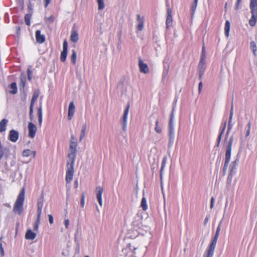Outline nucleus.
Here are the masks:
<instances>
[{"label": "nucleus", "mask_w": 257, "mask_h": 257, "mask_svg": "<svg viewBox=\"0 0 257 257\" xmlns=\"http://www.w3.org/2000/svg\"><path fill=\"white\" fill-rule=\"evenodd\" d=\"M25 199V189L23 188L15 203L13 211L20 215L23 211V203Z\"/></svg>", "instance_id": "nucleus-1"}, {"label": "nucleus", "mask_w": 257, "mask_h": 257, "mask_svg": "<svg viewBox=\"0 0 257 257\" xmlns=\"http://www.w3.org/2000/svg\"><path fill=\"white\" fill-rule=\"evenodd\" d=\"M233 140L234 137L233 136H231L230 137L228 142L227 143L225 155V163L223 167V172L226 171L228 167V163L230 161Z\"/></svg>", "instance_id": "nucleus-2"}, {"label": "nucleus", "mask_w": 257, "mask_h": 257, "mask_svg": "<svg viewBox=\"0 0 257 257\" xmlns=\"http://www.w3.org/2000/svg\"><path fill=\"white\" fill-rule=\"evenodd\" d=\"M249 8L251 14V17L249 21L250 26H255L257 20V0H250Z\"/></svg>", "instance_id": "nucleus-3"}, {"label": "nucleus", "mask_w": 257, "mask_h": 257, "mask_svg": "<svg viewBox=\"0 0 257 257\" xmlns=\"http://www.w3.org/2000/svg\"><path fill=\"white\" fill-rule=\"evenodd\" d=\"M174 107H173L172 113L170 115V118L168 126V136H169V147H171L174 142V124L173 119L174 117Z\"/></svg>", "instance_id": "nucleus-4"}, {"label": "nucleus", "mask_w": 257, "mask_h": 257, "mask_svg": "<svg viewBox=\"0 0 257 257\" xmlns=\"http://www.w3.org/2000/svg\"><path fill=\"white\" fill-rule=\"evenodd\" d=\"M74 161H67V170L65 177L66 184L70 183L72 181L74 173Z\"/></svg>", "instance_id": "nucleus-5"}, {"label": "nucleus", "mask_w": 257, "mask_h": 257, "mask_svg": "<svg viewBox=\"0 0 257 257\" xmlns=\"http://www.w3.org/2000/svg\"><path fill=\"white\" fill-rule=\"evenodd\" d=\"M77 145L76 142H72L71 143H70L69 153L68 154L67 157L68 160L67 161L75 162L77 151Z\"/></svg>", "instance_id": "nucleus-6"}, {"label": "nucleus", "mask_w": 257, "mask_h": 257, "mask_svg": "<svg viewBox=\"0 0 257 257\" xmlns=\"http://www.w3.org/2000/svg\"><path fill=\"white\" fill-rule=\"evenodd\" d=\"M130 108V105L127 104L124 111L123 112L122 118H121V121L122 123V130L123 131H126V128L127 126V116L128 113V110Z\"/></svg>", "instance_id": "nucleus-7"}, {"label": "nucleus", "mask_w": 257, "mask_h": 257, "mask_svg": "<svg viewBox=\"0 0 257 257\" xmlns=\"http://www.w3.org/2000/svg\"><path fill=\"white\" fill-rule=\"evenodd\" d=\"M206 68L205 59L200 58V60L198 65V72L199 79H201L203 75Z\"/></svg>", "instance_id": "nucleus-8"}, {"label": "nucleus", "mask_w": 257, "mask_h": 257, "mask_svg": "<svg viewBox=\"0 0 257 257\" xmlns=\"http://www.w3.org/2000/svg\"><path fill=\"white\" fill-rule=\"evenodd\" d=\"M139 67L140 71L141 73L147 74L149 72V68L148 65L145 63L141 58H139Z\"/></svg>", "instance_id": "nucleus-9"}, {"label": "nucleus", "mask_w": 257, "mask_h": 257, "mask_svg": "<svg viewBox=\"0 0 257 257\" xmlns=\"http://www.w3.org/2000/svg\"><path fill=\"white\" fill-rule=\"evenodd\" d=\"M28 127L29 130V137L31 138H34L37 130L36 126L32 122H30L28 123Z\"/></svg>", "instance_id": "nucleus-10"}, {"label": "nucleus", "mask_w": 257, "mask_h": 257, "mask_svg": "<svg viewBox=\"0 0 257 257\" xmlns=\"http://www.w3.org/2000/svg\"><path fill=\"white\" fill-rule=\"evenodd\" d=\"M103 191V189L102 187L100 186H98L96 188V198L99 203V204L101 206H102V194Z\"/></svg>", "instance_id": "nucleus-11"}, {"label": "nucleus", "mask_w": 257, "mask_h": 257, "mask_svg": "<svg viewBox=\"0 0 257 257\" xmlns=\"http://www.w3.org/2000/svg\"><path fill=\"white\" fill-rule=\"evenodd\" d=\"M75 110V106L73 101L70 102L68 108V119L71 120L73 117Z\"/></svg>", "instance_id": "nucleus-12"}, {"label": "nucleus", "mask_w": 257, "mask_h": 257, "mask_svg": "<svg viewBox=\"0 0 257 257\" xmlns=\"http://www.w3.org/2000/svg\"><path fill=\"white\" fill-rule=\"evenodd\" d=\"M19 136L18 131L12 130L9 133V140L12 142H16L19 138Z\"/></svg>", "instance_id": "nucleus-13"}, {"label": "nucleus", "mask_w": 257, "mask_h": 257, "mask_svg": "<svg viewBox=\"0 0 257 257\" xmlns=\"http://www.w3.org/2000/svg\"><path fill=\"white\" fill-rule=\"evenodd\" d=\"M238 161L236 159L233 162H232L230 164V173L228 176V179H230V181H231L232 176L233 174L234 173L235 170H236V166L237 165Z\"/></svg>", "instance_id": "nucleus-14"}, {"label": "nucleus", "mask_w": 257, "mask_h": 257, "mask_svg": "<svg viewBox=\"0 0 257 257\" xmlns=\"http://www.w3.org/2000/svg\"><path fill=\"white\" fill-rule=\"evenodd\" d=\"M172 11L170 9H168L167 10V17L166 19V27L167 29L172 26Z\"/></svg>", "instance_id": "nucleus-15"}, {"label": "nucleus", "mask_w": 257, "mask_h": 257, "mask_svg": "<svg viewBox=\"0 0 257 257\" xmlns=\"http://www.w3.org/2000/svg\"><path fill=\"white\" fill-rule=\"evenodd\" d=\"M43 206V200L39 199L37 202V218H41V215Z\"/></svg>", "instance_id": "nucleus-16"}, {"label": "nucleus", "mask_w": 257, "mask_h": 257, "mask_svg": "<svg viewBox=\"0 0 257 257\" xmlns=\"http://www.w3.org/2000/svg\"><path fill=\"white\" fill-rule=\"evenodd\" d=\"M137 21H138V26L137 29L139 31H141L143 30L144 25V18H141V16L138 14L137 15Z\"/></svg>", "instance_id": "nucleus-17"}, {"label": "nucleus", "mask_w": 257, "mask_h": 257, "mask_svg": "<svg viewBox=\"0 0 257 257\" xmlns=\"http://www.w3.org/2000/svg\"><path fill=\"white\" fill-rule=\"evenodd\" d=\"M36 233L33 232L31 229H28L25 234V238L26 239L33 240L36 237Z\"/></svg>", "instance_id": "nucleus-18"}, {"label": "nucleus", "mask_w": 257, "mask_h": 257, "mask_svg": "<svg viewBox=\"0 0 257 257\" xmlns=\"http://www.w3.org/2000/svg\"><path fill=\"white\" fill-rule=\"evenodd\" d=\"M36 41L39 44H42L45 41V36L42 33H36Z\"/></svg>", "instance_id": "nucleus-19"}, {"label": "nucleus", "mask_w": 257, "mask_h": 257, "mask_svg": "<svg viewBox=\"0 0 257 257\" xmlns=\"http://www.w3.org/2000/svg\"><path fill=\"white\" fill-rule=\"evenodd\" d=\"M167 158L166 156H164L162 162L161 167L160 169V179H161V183H162V178H163V173L164 169L165 167L166 162H167Z\"/></svg>", "instance_id": "nucleus-20"}, {"label": "nucleus", "mask_w": 257, "mask_h": 257, "mask_svg": "<svg viewBox=\"0 0 257 257\" xmlns=\"http://www.w3.org/2000/svg\"><path fill=\"white\" fill-rule=\"evenodd\" d=\"M218 237H214L207 249L214 251Z\"/></svg>", "instance_id": "nucleus-21"}, {"label": "nucleus", "mask_w": 257, "mask_h": 257, "mask_svg": "<svg viewBox=\"0 0 257 257\" xmlns=\"http://www.w3.org/2000/svg\"><path fill=\"white\" fill-rule=\"evenodd\" d=\"M8 120L4 118L0 121V132H5Z\"/></svg>", "instance_id": "nucleus-22"}, {"label": "nucleus", "mask_w": 257, "mask_h": 257, "mask_svg": "<svg viewBox=\"0 0 257 257\" xmlns=\"http://www.w3.org/2000/svg\"><path fill=\"white\" fill-rule=\"evenodd\" d=\"M39 91L38 90L35 91V92L33 93V95L31 101L30 106H34L35 102H36V101L37 100V98L39 97Z\"/></svg>", "instance_id": "nucleus-23"}, {"label": "nucleus", "mask_w": 257, "mask_h": 257, "mask_svg": "<svg viewBox=\"0 0 257 257\" xmlns=\"http://www.w3.org/2000/svg\"><path fill=\"white\" fill-rule=\"evenodd\" d=\"M250 48L251 50L252 51L254 56H256V52L257 51V47H256V43L255 41H251L250 42Z\"/></svg>", "instance_id": "nucleus-24"}, {"label": "nucleus", "mask_w": 257, "mask_h": 257, "mask_svg": "<svg viewBox=\"0 0 257 257\" xmlns=\"http://www.w3.org/2000/svg\"><path fill=\"white\" fill-rule=\"evenodd\" d=\"M10 87L12 90L10 91V93L12 94H15L17 92V87L16 82H13L11 84Z\"/></svg>", "instance_id": "nucleus-25"}, {"label": "nucleus", "mask_w": 257, "mask_h": 257, "mask_svg": "<svg viewBox=\"0 0 257 257\" xmlns=\"http://www.w3.org/2000/svg\"><path fill=\"white\" fill-rule=\"evenodd\" d=\"M40 223V218H37V219L35 221L34 226H33V229L35 231H36V232L38 231V228H39Z\"/></svg>", "instance_id": "nucleus-26"}, {"label": "nucleus", "mask_w": 257, "mask_h": 257, "mask_svg": "<svg viewBox=\"0 0 257 257\" xmlns=\"http://www.w3.org/2000/svg\"><path fill=\"white\" fill-rule=\"evenodd\" d=\"M79 39L77 33H72L70 36V40L72 42L76 43Z\"/></svg>", "instance_id": "nucleus-27"}, {"label": "nucleus", "mask_w": 257, "mask_h": 257, "mask_svg": "<svg viewBox=\"0 0 257 257\" xmlns=\"http://www.w3.org/2000/svg\"><path fill=\"white\" fill-rule=\"evenodd\" d=\"M250 135V130H247L245 133L244 139L243 140L242 137L240 138V145L241 146H243L244 144V142L247 140V137Z\"/></svg>", "instance_id": "nucleus-28"}, {"label": "nucleus", "mask_w": 257, "mask_h": 257, "mask_svg": "<svg viewBox=\"0 0 257 257\" xmlns=\"http://www.w3.org/2000/svg\"><path fill=\"white\" fill-rule=\"evenodd\" d=\"M67 50H63L61 52V56H60V60L62 62H65L67 55Z\"/></svg>", "instance_id": "nucleus-29"}, {"label": "nucleus", "mask_w": 257, "mask_h": 257, "mask_svg": "<svg viewBox=\"0 0 257 257\" xmlns=\"http://www.w3.org/2000/svg\"><path fill=\"white\" fill-rule=\"evenodd\" d=\"M76 57H77V54L76 52L74 50H72V54L71 56V59L72 62L73 64H75L76 62Z\"/></svg>", "instance_id": "nucleus-30"}, {"label": "nucleus", "mask_w": 257, "mask_h": 257, "mask_svg": "<svg viewBox=\"0 0 257 257\" xmlns=\"http://www.w3.org/2000/svg\"><path fill=\"white\" fill-rule=\"evenodd\" d=\"M141 206L142 207L144 210H146L148 208L147 204V201L145 197H143L141 201Z\"/></svg>", "instance_id": "nucleus-31"}, {"label": "nucleus", "mask_w": 257, "mask_h": 257, "mask_svg": "<svg viewBox=\"0 0 257 257\" xmlns=\"http://www.w3.org/2000/svg\"><path fill=\"white\" fill-rule=\"evenodd\" d=\"M197 3L198 0H194L191 9L192 15H193L195 12L197 6Z\"/></svg>", "instance_id": "nucleus-32"}, {"label": "nucleus", "mask_w": 257, "mask_h": 257, "mask_svg": "<svg viewBox=\"0 0 257 257\" xmlns=\"http://www.w3.org/2000/svg\"><path fill=\"white\" fill-rule=\"evenodd\" d=\"M155 131L156 133L160 134L161 133V127L159 126V122L158 120L156 121V126L155 127Z\"/></svg>", "instance_id": "nucleus-33"}, {"label": "nucleus", "mask_w": 257, "mask_h": 257, "mask_svg": "<svg viewBox=\"0 0 257 257\" xmlns=\"http://www.w3.org/2000/svg\"><path fill=\"white\" fill-rule=\"evenodd\" d=\"M213 253L214 251L206 249V253L204 254L203 257H212Z\"/></svg>", "instance_id": "nucleus-34"}, {"label": "nucleus", "mask_w": 257, "mask_h": 257, "mask_svg": "<svg viewBox=\"0 0 257 257\" xmlns=\"http://www.w3.org/2000/svg\"><path fill=\"white\" fill-rule=\"evenodd\" d=\"M26 85V78L24 75L21 76V86L24 89Z\"/></svg>", "instance_id": "nucleus-35"}, {"label": "nucleus", "mask_w": 257, "mask_h": 257, "mask_svg": "<svg viewBox=\"0 0 257 257\" xmlns=\"http://www.w3.org/2000/svg\"><path fill=\"white\" fill-rule=\"evenodd\" d=\"M31 15L26 14L25 16V22L27 25L30 26V25Z\"/></svg>", "instance_id": "nucleus-36"}, {"label": "nucleus", "mask_w": 257, "mask_h": 257, "mask_svg": "<svg viewBox=\"0 0 257 257\" xmlns=\"http://www.w3.org/2000/svg\"><path fill=\"white\" fill-rule=\"evenodd\" d=\"M98 5V9L99 10H101L104 8V4L103 3V0H97Z\"/></svg>", "instance_id": "nucleus-37"}, {"label": "nucleus", "mask_w": 257, "mask_h": 257, "mask_svg": "<svg viewBox=\"0 0 257 257\" xmlns=\"http://www.w3.org/2000/svg\"><path fill=\"white\" fill-rule=\"evenodd\" d=\"M86 129V125H84L81 130V136L80 137V141H81L85 135V131Z\"/></svg>", "instance_id": "nucleus-38"}, {"label": "nucleus", "mask_w": 257, "mask_h": 257, "mask_svg": "<svg viewBox=\"0 0 257 257\" xmlns=\"http://www.w3.org/2000/svg\"><path fill=\"white\" fill-rule=\"evenodd\" d=\"M230 23L228 21H226L225 24L224 32H229Z\"/></svg>", "instance_id": "nucleus-39"}, {"label": "nucleus", "mask_w": 257, "mask_h": 257, "mask_svg": "<svg viewBox=\"0 0 257 257\" xmlns=\"http://www.w3.org/2000/svg\"><path fill=\"white\" fill-rule=\"evenodd\" d=\"M232 117H233V102H232L231 106V108H230V110L229 117V120H228L229 122H231Z\"/></svg>", "instance_id": "nucleus-40"}, {"label": "nucleus", "mask_w": 257, "mask_h": 257, "mask_svg": "<svg viewBox=\"0 0 257 257\" xmlns=\"http://www.w3.org/2000/svg\"><path fill=\"white\" fill-rule=\"evenodd\" d=\"M31 151L29 149L24 150L23 152V156L26 157H29L31 155Z\"/></svg>", "instance_id": "nucleus-41"}, {"label": "nucleus", "mask_w": 257, "mask_h": 257, "mask_svg": "<svg viewBox=\"0 0 257 257\" xmlns=\"http://www.w3.org/2000/svg\"><path fill=\"white\" fill-rule=\"evenodd\" d=\"M38 118L42 117V108L41 105L38 108Z\"/></svg>", "instance_id": "nucleus-42"}, {"label": "nucleus", "mask_w": 257, "mask_h": 257, "mask_svg": "<svg viewBox=\"0 0 257 257\" xmlns=\"http://www.w3.org/2000/svg\"><path fill=\"white\" fill-rule=\"evenodd\" d=\"M33 106H30V112H29V115H30V118L31 120H32L34 117L33 115Z\"/></svg>", "instance_id": "nucleus-43"}, {"label": "nucleus", "mask_w": 257, "mask_h": 257, "mask_svg": "<svg viewBox=\"0 0 257 257\" xmlns=\"http://www.w3.org/2000/svg\"><path fill=\"white\" fill-rule=\"evenodd\" d=\"M84 200H85V195L84 193L82 194L81 199V206L82 207H83L84 206Z\"/></svg>", "instance_id": "nucleus-44"}, {"label": "nucleus", "mask_w": 257, "mask_h": 257, "mask_svg": "<svg viewBox=\"0 0 257 257\" xmlns=\"http://www.w3.org/2000/svg\"><path fill=\"white\" fill-rule=\"evenodd\" d=\"M220 224H219V225L218 226L217 229H216V233H215V237H218V236H219V232H220Z\"/></svg>", "instance_id": "nucleus-45"}, {"label": "nucleus", "mask_w": 257, "mask_h": 257, "mask_svg": "<svg viewBox=\"0 0 257 257\" xmlns=\"http://www.w3.org/2000/svg\"><path fill=\"white\" fill-rule=\"evenodd\" d=\"M63 50L68 51V44L66 40H65L63 44Z\"/></svg>", "instance_id": "nucleus-46"}, {"label": "nucleus", "mask_w": 257, "mask_h": 257, "mask_svg": "<svg viewBox=\"0 0 257 257\" xmlns=\"http://www.w3.org/2000/svg\"><path fill=\"white\" fill-rule=\"evenodd\" d=\"M201 58H203V59L206 58L205 47L204 46H203L202 49V54H201Z\"/></svg>", "instance_id": "nucleus-47"}, {"label": "nucleus", "mask_w": 257, "mask_h": 257, "mask_svg": "<svg viewBox=\"0 0 257 257\" xmlns=\"http://www.w3.org/2000/svg\"><path fill=\"white\" fill-rule=\"evenodd\" d=\"M69 223H70V221L68 219H65L64 224L65 225L66 228H68V226L69 225Z\"/></svg>", "instance_id": "nucleus-48"}, {"label": "nucleus", "mask_w": 257, "mask_h": 257, "mask_svg": "<svg viewBox=\"0 0 257 257\" xmlns=\"http://www.w3.org/2000/svg\"><path fill=\"white\" fill-rule=\"evenodd\" d=\"M0 254L1 256H4L5 254L4 250L2 243H0Z\"/></svg>", "instance_id": "nucleus-49"}, {"label": "nucleus", "mask_w": 257, "mask_h": 257, "mask_svg": "<svg viewBox=\"0 0 257 257\" xmlns=\"http://www.w3.org/2000/svg\"><path fill=\"white\" fill-rule=\"evenodd\" d=\"M222 135L221 134H220L218 137V138H217V146L218 147L219 146V144H220V141H221V137H222Z\"/></svg>", "instance_id": "nucleus-50"}, {"label": "nucleus", "mask_w": 257, "mask_h": 257, "mask_svg": "<svg viewBox=\"0 0 257 257\" xmlns=\"http://www.w3.org/2000/svg\"><path fill=\"white\" fill-rule=\"evenodd\" d=\"M48 218H49V221L50 224L53 223V217L52 215L49 214L48 215Z\"/></svg>", "instance_id": "nucleus-51"}, {"label": "nucleus", "mask_w": 257, "mask_h": 257, "mask_svg": "<svg viewBox=\"0 0 257 257\" xmlns=\"http://www.w3.org/2000/svg\"><path fill=\"white\" fill-rule=\"evenodd\" d=\"M72 142H76V139L73 135H71V136L70 143H71Z\"/></svg>", "instance_id": "nucleus-52"}, {"label": "nucleus", "mask_w": 257, "mask_h": 257, "mask_svg": "<svg viewBox=\"0 0 257 257\" xmlns=\"http://www.w3.org/2000/svg\"><path fill=\"white\" fill-rule=\"evenodd\" d=\"M202 87H203V84L201 82H200L198 85V91H199V93L201 92V91L202 90Z\"/></svg>", "instance_id": "nucleus-53"}, {"label": "nucleus", "mask_w": 257, "mask_h": 257, "mask_svg": "<svg viewBox=\"0 0 257 257\" xmlns=\"http://www.w3.org/2000/svg\"><path fill=\"white\" fill-rule=\"evenodd\" d=\"M241 2V0H237V2L236 3V4L235 5V9L238 10L239 9V5Z\"/></svg>", "instance_id": "nucleus-54"}, {"label": "nucleus", "mask_w": 257, "mask_h": 257, "mask_svg": "<svg viewBox=\"0 0 257 257\" xmlns=\"http://www.w3.org/2000/svg\"><path fill=\"white\" fill-rule=\"evenodd\" d=\"M51 0H43L45 7H47L50 4Z\"/></svg>", "instance_id": "nucleus-55"}, {"label": "nucleus", "mask_w": 257, "mask_h": 257, "mask_svg": "<svg viewBox=\"0 0 257 257\" xmlns=\"http://www.w3.org/2000/svg\"><path fill=\"white\" fill-rule=\"evenodd\" d=\"M226 122H224V124H223V126L221 129V131L220 132V134H221L222 135H223V133H224V131L225 129V127H226Z\"/></svg>", "instance_id": "nucleus-56"}, {"label": "nucleus", "mask_w": 257, "mask_h": 257, "mask_svg": "<svg viewBox=\"0 0 257 257\" xmlns=\"http://www.w3.org/2000/svg\"><path fill=\"white\" fill-rule=\"evenodd\" d=\"M139 246H137V247H136V246H134V247H133V252L134 254H137V252H136V250H137L138 249H139Z\"/></svg>", "instance_id": "nucleus-57"}, {"label": "nucleus", "mask_w": 257, "mask_h": 257, "mask_svg": "<svg viewBox=\"0 0 257 257\" xmlns=\"http://www.w3.org/2000/svg\"><path fill=\"white\" fill-rule=\"evenodd\" d=\"M146 247H145V248H144L143 249H141V251H140V254H144L146 252Z\"/></svg>", "instance_id": "nucleus-58"}, {"label": "nucleus", "mask_w": 257, "mask_h": 257, "mask_svg": "<svg viewBox=\"0 0 257 257\" xmlns=\"http://www.w3.org/2000/svg\"><path fill=\"white\" fill-rule=\"evenodd\" d=\"M42 122V117L38 118V124L40 126H41Z\"/></svg>", "instance_id": "nucleus-59"}, {"label": "nucleus", "mask_w": 257, "mask_h": 257, "mask_svg": "<svg viewBox=\"0 0 257 257\" xmlns=\"http://www.w3.org/2000/svg\"><path fill=\"white\" fill-rule=\"evenodd\" d=\"M208 220H209V217L208 216H206L204 222V224L205 225H206V224L208 223Z\"/></svg>", "instance_id": "nucleus-60"}, {"label": "nucleus", "mask_w": 257, "mask_h": 257, "mask_svg": "<svg viewBox=\"0 0 257 257\" xmlns=\"http://www.w3.org/2000/svg\"><path fill=\"white\" fill-rule=\"evenodd\" d=\"M232 128V124H231V122H228V127H227V129H228V131H230L231 129Z\"/></svg>", "instance_id": "nucleus-61"}, {"label": "nucleus", "mask_w": 257, "mask_h": 257, "mask_svg": "<svg viewBox=\"0 0 257 257\" xmlns=\"http://www.w3.org/2000/svg\"><path fill=\"white\" fill-rule=\"evenodd\" d=\"M247 126L248 127L247 130H250V128H251V122L250 121L248 122V123H247Z\"/></svg>", "instance_id": "nucleus-62"}, {"label": "nucleus", "mask_w": 257, "mask_h": 257, "mask_svg": "<svg viewBox=\"0 0 257 257\" xmlns=\"http://www.w3.org/2000/svg\"><path fill=\"white\" fill-rule=\"evenodd\" d=\"M74 185H75V187L76 188L78 187V182L77 180H76L74 182Z\"/></svg>", "instance_id": "nucleus-63"}, {"label": "nucleus", "mask_w": 257, "mask_h": 257, "mask_svg": "<svg viewBox=\"0 0 257 257\" xmlns=\"http://www.w3.org/2000/svg\"><path fill=\"white\" fill-rule=\"evenodd\" d=\"M18 3L20 5H23L24 0H18Z\"/></svg>", "instance_id": "nucleus-64"}]
</instances>
